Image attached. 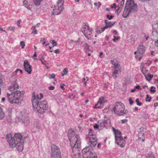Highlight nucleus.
<instances>
[{
  "label": "nucleus",
  "mask_w": 158,
  "mask_h": 158,
  "mask_svg": "<svg viewBox=\"0 0 158 158\" xmlns=\"http://www.w3.org/2000/svg\"><path fill=\"white\" fill-rule=\"evenodd\" d=\"M17 81L16 78H14L10 84V103L18 104L23 101L24 93L23 91L17 90L19 86Z\"/></svg>",
  "instance_id": "obj_1"
},
{
  "label": "nucleus",
  "mask_w": 158,
  "mask_h": 158,
  "mask_svg": "<svg viewBox=\"0 0 158 158\" xmlns=\"http://www.w3.org/2000/svg\"><path fill=\"white\" fill-rule=\"evenodd\" d=\"M10 148L15 147L19 152L23 149V137L20 133H15L14 137H10Z\"/></svg>",
  "instance_id": "obj_2"
},
{
  "label": "nucleus",
  "mask_w": 158,
  "mask_h": 158,
  "mask_svg": "<svg viewBox=\"0 0 158 158\" xmlns=\"http://www.w3.org/2000/svg\"><path fill=\"white\" fill-rule=\"evenodd\" d=\"M68 136L70 141L72 151L73 152L74 149H78L81 145V139L79 135H75L73 131L69 130L68 133Z\"/></svg>",
  "instance_id": "obj_3"
},
{
  "label": "nucleus",
  "mask_w": 158,
  "mask_h": 158,
  "mask_svg": "<svg viewBox=\"0 0 158 158\" xmlns=\"http://www.w3.org/2000/svg\"><path fill=\"white\" fill-rule=\"evenodd\" d=\"M32 102L33 109L40 113L43 114L48 108L46 101L39 102L35 99V96L32 97Z\"/></svg>",
  "instance_id": "obj_4"
},
{
  "label": "nucleus",
  "mask_w": 158,
  "mask_h": 158,
  "mask_svg": "<svg viewBox=\"0 0 158 158\" xmlns=\"http://www.w3.org/2000/svg\"><path fill=\"white\" fill-rule=\"evenodd\" d=\"M112 129L115 135L116 143L121 148H124L126 144V141L122 136L121 132L113 127H112Z\"/></svg>",
  "instance_id": "obj_5"
},
{
  "label": "nucleus",
  "mask_w": 158,
  "mask_h": 158,
  "mask_svg": "<svg viewBox=\"0 0 158 158\" xmlns=\"http://www.w3.org/2000/svg\"><path fill=\"white\" fill-rule=\"evenodd\" d=\"M115 106L112 110L115 114L119 115H123L128 112L127 110H125V106L120 102H116L114 105Z\"/></svg>",
  "instance_id": "obj_6"
},
{
  "label": "nucleus",
  "mask_w": 158,
  "mask_h": 158,
  "mask_svg": "<svg viewBox=\"0 0 158 158\" xmlns=\"http://www.w3.org/2000/svg\"><path fill=\"white\" fill-rule=\"evenodd\" d=\"M94 147L91 145L86 147L82 151V157L83 158H97L96 154L92 152V148Z\"/></svg>",
  "instance_id": "obj_7"
},
{
  "label": "nucleus",
  "mask_w": 158,
  "mask_h": 158,
  "mask_svg": "<svg viewBox=\"0 0 158 158\" xmlns=\"http://www.w3.org/2000/svg\"><path fill=\"white\" fill-rule=\"evenodd\" d=\"M64 2L61 0L57 4V5H52V14L54 15H57L60 13L63 9V4Z\"/></svg>",
  "instance_id": "obj_8"
},
{
  "label": "nucleus",
  "mask_w": 158,
  "mask_h": 158,
  "mask_svg": "<svg viewBox=\"0 0 158 158\" xmlns=\"http://www.w3.org/2000/svg\"><path fill=\"white\" fill-rule=\"evenodd\" d=\"M51 158H61L60 150L58 147L55 144L51 146Z\"/></svg>",
  "instance_id": "obj_9"
},
{
  "label": "nucleus",
  "mask_w": 158,
  "mask_h": 158,
  "mask_svg": "<svg viewBox=\"0 0 158 158\" xmlns=\"http://www.w3.org/2000/svg\"><path fill=\"white\" fill-rule=\"evenodd\" d=\"M126 7H127L130 12H135L137 10V5L134 3L133 0H127L126 4Z\"/></svg>",
  "instance_id": "obj_10"
},
{
  "label": "nucleus",
  "mask_w": 158,
  "mask_h": 158,
  "mask_svg": "<svg viewBox=\"0 0 158 158\" xmlns=\"http://www.w3.org/2000/svg\"><path fill=\"white\" fill-rule=\"evenodd\" d=\"M87 141H89L88 144L89 145H91L92 147H94L97 143V139L95 135L92 134L86 137Z\"/></svg>",
  "instance_id": "obj_11"
},
{
  "label": "nucleus",
  "mask_w": 158,
  "mask_h": 158,
  "mask_svg": "<svg viewBox=\"0 0 158 158\" xmlns=\"http://www.w3.org/2000/svg\"><path fill=\"white\" fill-rule=\"evenodd\" d=\"M115 21H109L107 20H105V26L101 28V30L98 31L97 30L96 31L97 33L98 34H100L103 32L105 29H106L108 28L109 27H110L113 26L115 23Z\"/></svg>",
  "instance_id": "obj_12"
},
{
  "label": "nucleus",
  "mask_w": 158,
  "mask_h": 158,
  "mask_svg": "<svg viewBox=\"0 0 158 158\" xmlns=\"http://www.w3.org/2000/svg\"><path fill=\"white\" fill-rule=\"evenodd\" d=\"M120 67V64L119 63L114 66V71L113 72L112 76L114 78V79H116L117 77V75H118L119 73L121 72Z\"/></svg>",
  "instance_id": "obj_13"
},
{
  "label": "nucleus",
  "mask_w": 158,
  "mask_h": 158,
  "mask_svg": "<svg viewBox=\"0 0 158 158\" xmlns=\"http://www.w3.org/2000/svg\"><path fill=\"white\" fill-rule=\"evenodd\" d=\"M23 65L26 71L29 74H31L32 71L31 66L30 65L28 60H26L24 61Z\"/></svg>",
  "instance_id": "obj_14"
},
{
  "label": "nucleus",
  "mask_w": 158,
  "mask_h": 158,
  "mask_svg": "<svg viewBox=\"0 0 158 158\" xmlns=\"http://www.w3.org/2000/svg\"><path fill=\"white\" fill-rule=\"evenodd\" d=\"M91 31H92V29L91 28L88 30L87 31H82V32L87 39H91L92 36L91 34Z\"/></svg>",
  "instance_id": "obj_15"
},
{
  "label": "nucleus",
  "mask_w": 158,
  "mask_h": 158,
  "mask_svg": "<svg viewBox=\"0 0 158 158\" xmlns=\"http://www.w3.org/2000/svg\"><path fill=\"white\" fill-rule=\"evenodd\" d=\"M28 117V114L25 110L21 112L19 115V118L21 119H24Z\"/></svg>",
  "instance_id": "obj_16"
},
{
  "label": "nucleus",
  "mask_w": 158,
  "mask_h": 158,
  "mask_svg": "<svg viewBox=\"0 0 158 158\" xmlns=\"http://www.w3.org/2000/svg\"><path fill=\"white\" fill-rule=\"evenodd\" d=\"M130 13L129 9L127 7H126V6L123 14V16L124 18H127Z\"/></svg>",
  "instance_id": "obj_17"
},
{
  "label": "nucleus",
  "mask_w": 158,
  "mask_h": 158,
  "mask_svg": "<svg viewBox=\"0 0 158 158\" xmlns=\"http://www.w3.org/2000/svg\"><path fill=\"white\" fill-rule=\"evenodd\" d=\"M145 51V47L142 45H140L138 48V52L139 53L143 54Z\"/></svg>",
  "instance_id": "obj_18"
},
{
  "label": "nucleus",
  "mask_w": 158,
  "mask_h": 158,
  "mask_svg": "<svg viewBox=\"0 0 158 158\" xmlns=\"http://www.w3.org/2000/svg\"><path fill=\"white\" fill-rule=\"evenodd\" d=\"M19 70H20V69H16L15 72L12 74L11 77H10V84L11 83L12 80H13V78H15L17 80L16 77V76L17 75L16 73L18 71H19Z\"/></svg>",
  "instance_id": "obj_19"
},
{
  "label": "nucleus",
  "mask_w": 158,
  "mask_h": 158,
  "mask_svg": "<svg viewBox=\"0 0 158 158\" xmlns=\"http://www.w3.org/2000/svg\"><path fill=\"white\" fill-rule=\"evenodd\" d=\"M106 102L104 97H102L99 98V100L98 102V104L102 105V104Z\"/></svg>",
  "instance_id": "obj_20"
},
{
  "label": "nucleus",
  "mask_w": 158,
  "mask_h": 158,
  "mask_svg": "<svg viewBox=\"0 0 158 158\" xmlns=\"http://www.w3.org/2000/svg\"><path fill=\"white\" fill-rule=\"evenodd\" d=\"M21 120L25 126L28 125L30 123V121L28 117L24 119Z\"/></svg>",
  "instance_id": "obj_21"
},
{
  "label": "nucleus",
  "mask_w": 158,
  "mask_h": 158,
  "mask_svg": "<svg viewBox=\"0 0 158 158\" xmlns=\"http://www.w3.org/2000/svg\"><path fill=\"white\" fill-rule=\"evenodd\" d=\"M89 26L86 23H84L82 27V31H87L89 29Z\"/></svg>",
  "instance_id": "obj_22"
},
{
  "label": "nucleus",
  "mask_w": 158,
  "mask_h": 158,
  "mask_svg": "<svg viewBox=\"0 0 158 158\" xmlns=\"http://www.w3.org/2000/svg\"><path fill=\"white\" fill-rule=\"evenodd\" d=\"M153 77V76L152 75L150 74L149 73H147V75L145 76V77L147 80L149 81L151 80L152 79Z\"/></svg>",
  "instance_id": "obj_23"
},
{
  "label": "nucleus",
  "mask_w": 158,
  "mask_h": 158,
  "mask_svg": "<svg viewBox=\"0 0 158 158\" xmlns=\"http://www.w3.org/2000/svg\"><path fill=\"white\" fill-rule=\"evenodd\" d=\"M102 122L105 125L106 127L107 126V124L108 123L110 122V119L108 118H105L104 120H103Z\"/></svg>",
  "instance_id": "obj_24"
},
{
  "label": "nucleus",
  "mask_w": 158,
  "mask_h": 158,
  "mask_svg": "<svg viewBox=\"0 0 158 158\" xmlns=\"http://www.w3.org/2000/svg\"><path fill=\"white\" fill-rule=\"evenodd\" d=\"M43 0H33L34 2L35 5L39 6L40 4V2Z\"/></svg>",
  "instance_id": "obj_25"
},
{
  "label": "nucleus",
  "mask_w": 158,
  "mask_h": 158,
  "mask_svg": "<svg viewBox=\"0 0 158 158\" xmlns=\"http://www.w3.org/2000/svg\"><path fill=\"white\" fill-rule=\"evenodd\" d=\"M4 116V113L3 112L2 109L0 107V119H2Z\"/></svg>",
  "instance_id": "obj_26"
},
{
  "label": "nucleus",
  "mask_w": 158,
  "mask_h": 158,
  "mask_svg": "<svg viewBox=\"0 0 158 158\" xmlns=\"http://www.w3.org/2000/svg\"><path fill=\"white\" fill-rule=\"evenodd\" d=\"M32 29L33 30V31L32 32V34H37V31L36 29L35 26H33L31 27Z\"/></svg>",
  "instance_id": "obj_27"
},
{
  "label": "nucleus",
  "mask_w": 158,
  "mask_h": 158,
  "mask_svg": "<svg viewBox=\"0 0 158 158\" xmlns=\"http://www.w3.org/2000/svg\"><path fill=\"white\" fill-rule=\"evenodd\" d=\"M141 70L145 77L146 75H147V73L148 72V71L146 70L145 68H143V69H141Z\"/></svg>",
  "instance_id": "obj_28"
},
{
  "label": "nucleus",
  "mask_w": 158,
  "mask_h": 158,
  "mask_svg": "<svg viewBox=\"0 0 158 158\" xmlns=\"http://www.w3.org/2000/svg\"><path fill=\"white\" fill-rule=\"evenodd\" d=\"M110 62L112 64L114 65V66L118 63L117 60L115 59L111 60Z\"/></svg>",
  "instance_id": "obj_29"
},
{
  "label": "nucleus",
  "mask_w": 158,
  "mask_h": 158,
  "mask_svg": "<svg viewBox=\"0 0 158 158\" xmlns=\"http://www.w3.org/2000/svg\"><path fill=\"white\" fill-rule=\"evenodd\" d=\"M6 139L9 144H10V134L8 133L6 136Z\"/></svg>",
  "instance_id": "obj_30"
},
{
  "label": "nucleus",
  "mask_w": 158,
  "mask_h": 158,
  "mask_svg": "<svg viewBox=\"0 0 158 158\" xmlns=\"http://www.w3.org/2000/svg\"><path fill=\"white\" fill-rule=\"evenodd\" d=\"M83 46L84 48V49L86 50H88L89 48V45L85 43H84L83 44Z\"/></svg>",
  "instance_id": "obj_31"
},
{
  "label": "nucleus",
  "mask_w": 158,
  "mask_h": 158,
  "mask_svg": "<svg viewBox=\"0 0 158 158\" xmlns=\"http://www.w3.org/2000/svg\"><path fill=\"white\" fill-rule=\"evenodd\" d=\"M98 124L100 127L101 128H103L104 127H106L104 124L103 123L102 121H99L98 122Z\"/></svg>",
  "instance_id": "obj_32"
},
{
  "label": "nucleus",
  "mask_w": 158,
  "mask_h": 158,
  "mask_svg": "<svg viewBox=\"0 0 158 158\" xmlns=\"http://www.w3.org/2000/svg\"><path fill=\"white\" fill-rule=\"evenodd\" d=\"M124 0H122V1L118 5V6L122 8L124 3Z\"/></svg>",
  "instance_id": "obj_33"
},
{
  "label": "nucleus",
  "mask_w": 158,
  "mask_h": 158,
  "mask_svg": "<svg viewBox=\"0 0 158 158\" xmlns=\"http://www.w3.org/2000/svg\"><path fill=\"white\" fill-rule=\"evenodd\" d=\"M63 73L61 74V76H63L64 75H66L67 74L68 72L67 69L66 68L64 69L63 70Z\"/></svg>",
  "instance_id": "obj_34"
},
{
  "label": "nucleus",
  "mask_w": 158,
  "mask_h": 158,
  "mask_svg": "<svg viewBox=\"0 0 158 158\" xmlns=\"http://www.w3.org/2000/svg\"><path fill=\"white\" fill-rule=\"evenodd\" d=\"M121 8L119 7L118 6V8L115 11V13L117 14V15H118L120 12L122 10Z\"/></svg>",
  "instance_id": "obj_35"
},
{
  "label": "nucleus",
  "mask_w": 158,
  "mask_h": 158,
  "mask_svg": "<svg viewBox=\"0 0 158 158\" xmlns=\"http://www.w3.org/2000/svg\"><path fill=\"white\" fill-rule=\"evenodd\" d=\"M152 27L156 30L158 29V23H154L152 25Z\"/></svg>",
  "instance_id": "obj_36"
},
{
  "label": "nucleus",
  "mask_w": 158,
  "mask_h": 158,
  "mask_svg": "<svg viewBox=\"0 0 158 158\" xmlns=\"http://www.w3.org/2000/svg\"><path fill=\"white\" fill-rule=\"evenodd\" d=\"M114 38L113 39V40L114 42H115L116 41L120 39V37L119 36L116 37L114 36Z\"/></svg>",
  "instance_id": "obj_37"
},
{
  "label": "nucleus",
  "mask_w": 158,
  "mask_h": 158,
  "mask_svg": "<svg viewBox=\"0 0 158 158\" xmlns=\"http://www.w3.org/2000/svg\"><path fill=\"white\" fill-rule=\"evenodd\" d=\"M136 102L137 103V105L138 106H141L142 105V103L141 102H139V98H137L136 99Z\"/></svg>",
  "instance_id": "obj_38"
},
{
  "label": "nucleus",
  "mask_w": 158,
  "mask_h": 158,
  "mask_svg": "<svg viewBox=\"0 0 158 158\" xmlns=\"http://www.w3.org/2000/svg\"><path fill=\"white\" fill-rule=\"evenodd\" d=\"M151 98L149 97L148 94L146 95V101L150 102L151 101Z\"/></svg>",
  "instance_id": "obj_39"
},
{
  "label": "nucleus",
  "mask_w": 158,
  "mask_h": 158,
  "mask_svg": "<svg viewBox=\"0 0 158 158\" xmlns=\"http://www.w3.org/2000/svg\"><path fill=\"white\" fill-rule=\"evenodd\" d=\"M81 155L80 153H78L77 154H75L74 155V158H80Z\"/></svg>",
  "instance_id": "obj_40"
},
{
  "label": "nucleus",
  "mask_w": 158,
  "mask_h": 158,
  "mask_svg": "<svg viewBox=\"0 0 158 158\" xmlns=\"http://www.w3.org/2000/svg\"><path fill=\"white\" fill-rule=\"evenodd\" d=\"M52 44L53 45L52 47H53L54 46H56L57 44L56 41L54 40H52Z\"/></svg>",
  "instance_id": "obj_41"
},
{
  "label": "nucleus",
  "mask_w": 158,
  "mask_h": 158,
  "mask_svg": "<svg viewBox=\"0 0 158 158\" xmlns=\"http://www.w3.org/2000/svg\"><path fill=\"white\" fill-rule=\"evenodd\" d=\"M20 46L22 48H24V46H25V43L23 41H22L20 42Z\"/></svg>",
  "instance_id": "obj_42"
},
{
  "label": "nucleus",
  "mask_w": 158,
  "mask_h": 158,
  "mask_svg": "<svg viewBox=\"0 0 158 158\" xmlns=\"http://www.w3.org/2000/svg\"><path fill=\"white\" fill-rule=\"evenodd\" d=\"M113 15H106V17L107 18H108L109 20H111V19L113 17H114Z\"/></svg>",
  "instance_id": "obj_43"
},
{
  "label": "nucleus",
  "mask_w": 158,
  "mask_h": 158,
  "mask_svg": "<svg viewBox=\"0 0 158 158\" xmlns=\"http://www.w3.org/2000/svg\"><path fill=\"white\" fill-rule=\"evenodd\" d=\"M46 40H47L45 38H43L42 40V38H41L40 41V42L42 41L43 43H42V44L43 45H44L45 44L46 41Z\"/></svg>",
  "instance_id": "obj_44"
},
{
  "label": "nucleus",
  "mask_w": 158,
  "mask_h": 158,
  "mask_svg": "<svg viewBox=\"0 0 158 158\" xmlns=\"http://www.w3.org/2000/svg\"><path fill=\"white\" fill-rule=\"evenodd\" d=\"M129 101L130 105H132L133 104V102L131 98H129Z\"/></svg>",
  "instance_id": "obj_45"
},
{
  "label": "nucleus",
  "mask_w": 158,
  "mask_h": 158,
  "mask_svg": "<svg viewBox=\"0 0 158 158\" xmlns=\"http://www.w3.org/2000/svg\"><path fill=\"white\" fill-rule=\"evenodd\" d=\"M40 124L39 123H37L34 124V127L37 128H40Z\"/></svg>",
  "instance_id": "obj_46"
},
{
  "label": "nucleus",
  "mask_w": 158,
  "mask_h": 158,
  "mask_svg": "<svg viewBox=\"0 0 158 158\" xmlns=\"http://www.w3.org/2000/svg\"><path fill=\"white\" fill-rule=\"evenodd\" d=\"M48 88L49 90H53L55 89V87L51 85V86L48 87Z\"/></svg>",
  "instance_id": "obj_47"
},
{
  "label": "nucleus",
  "mask_w": 158,
  "mask_h": 158,
  "mask_svg": "<svg viewBox=\"0 0 158 158\" xmlns=\"http://www.w3.org/2000/svg\"><path fill=\"white\" fill-rule=\"evenodd\" d=\"M144 134L142 133L141 131L140 132H139V139H141V137H140V136H143Z\"/></svg>",
  "instance_id": "obj_48"
},
{
  "label": "nucleus",
  "mask_w": 158,
  "mask_h": 158,
  "mask_svg": "<svg viewBox=\"0 0 158 158\" xmlns=\"http://www.w3.org/2000/svg\"><path fill=\"white\" fill-rule=\"evenodd\" d=\"M21 22V20H19L17 23H16V24L18 26V27H20V25H19V24Z\"/></svg>",
  "instance_id": "obj_49"
},
{
  "label": "nucleus",
  "mask_w": 158,
  "mask_h": 158,
  "mask_svg": "<svg viewBox=\"0 0 158 158\" xmlns=\"http://www.w3.org/2000/svg\"><path fill=\"white\" fill-rule=\"evenodd\" d=\"M155 88L153 86H152L151 87V89L150 90V91L151 92H153V93H155V92H156V90L155 89H152L153 88Z\"/></svg>",
  "instance_id": "obj_50"
},
{
  "label": "nucleus",
  "mask_w": 158,
  "mask_h": 158,
  "mask_svg": "<svg viewBox=\"0 0 158 158\" xmlns=\"http://www.w3.org/2000/svg\"><path fill=\"white\" fill-rule=\"evenodd\" d=\"M99 127V124L98 125L97 124H95V125L94 126V129H98V127Z\"/></svg>",
  "instance_id": "obj_51"
},
{
  "label": "nucleus",
  "mask_w": 158,
  "mask_h": 158,
  "mask_svg": "<svg viewBox=\"0 0 158 158\" xmlns=\"http://www.w3.org/2000/svg\"><path fill=\"white\" fill-rule=\"evenodd\" d=\"M23 5H24V6L25 7H27V1H24L23 2Z\"/></svg>",
  "instance_id": "obj_52"
},
{
  "label": "nucleus",
  "mask_w": 158,
  "mask_h": 158,
  "mask_svg": "<svg viewBox=\"0 0 158 158\" xmlns=\"http://www.w3.org/2000/svg\"><path fill=\"white\" fill-rule=\"evenodd\" d=\"M116 4L115 3H113L112 5L111 6V8H116Z\"/></svg>",
  "instance_id": "obj_53"
},
{
  "label": "nucleus",
  "mask_w": 158,
  "mask_h": 158,
  "mask_svg": "<svg viewBox=\"0 0 158 158\" xmlns=\"http://www.w3.org/2000/svg\"><path fill=\"white\" fill-rule=\"evenodd\" d=\"M60 50L59 49H57L56 50H54V52L56 54H58L60 52Z\"/></svg>",
  "instance_id": "obj_54"
},
{
  "label": "nucleus",
  "mask_w": 158,
  "mask_h": 158,
  "mask_svg": "<svg viewBox=\"0 0 158 158\" xmlns=\"http://www.w3.org/2000/svg\"><path fill=\"white\" fill-rule=\"evenodd\" d=\"M135 88L139 90H141L142 89L139 85H137L135 86Z\"/></svg>",
  "instance_id": "obj_55"
},
{
  "label": "nucleus",
  "mask_w": 158,
  "mask_h": 158,
  "mask_svg": "<svg viewBox=\"0 0 158 158\" xmlns=\"http://www.w3.org/2000/svg\"><path fill=\"white\" fill-rule=\"evenodd\" d=\"M15 29V28L14 26L10 27V31H14Z\"/></svg>",
  "instance_id": "obj_56"
},
{
  "label": "nucleus",
  "mask_w": 158,
  "mask_h": 158,
  "mask_svg": "<svg viewBox=\"0 0 158 158\" xmlns=\"http://www.w3.org/2000/svg\"><path fill=\"white\" fill-rule=\"evenodd\" d=\"M92 130L91 129H90L89 130V134L88 136H89L90 135H91L93 134V133H92Z\"/></svg>",
  "instance_id": "obj_57"
},
{
  "label": "nucleus",
  "mask_w": 158,
  "mask_h": 158,
  "mask_svg": "<svg viewBox=\"0 0 158 158\" xmlns=\"http://www.w3.org/2000/svg\"><path fill=\"white\" fill-rule=\"evenodd\" d=\"M51 77H49L50 78H54L55 77V75L54 74H52V75H51Z\"/></svg>",
  "instance_id": "obj_58"
},
{
  "label": "nucleus",
  "mask_w": 158,
  "mask_h": 158,
  "mask_svg": "<svg viewBox=\"0 0 158 158\" xmlns=\"http://www.w3.org/2000/svg\"><path fill=\"white\" fill-rule=\"evenodd\" d=\"M33 96H35V99H36L37 101L38 100L37 99H39V98H40V97H39V96L38 95H37L36 96H35V95H34V94H33V96H32V97Z\"/></svg>",
  "instance_id": "obj_59"
},
{
  "label": "nucleus",
  "mask_w": 158,
  "mask_h": 158,
  "mask_svg": "<svg viewBox=\"0 0 158 158\" xmlns=\"http://www.w3.org/2000/svg\"><path fill=\"white\" fill-rule=\"evenodd\" d=\"M40 98H39V100H40L43 97V94L42 93H40Z\"/></svg>",
  "instance_id": "obj_60"
},
{
  "label": "nucleus",
  "mask_w": 158,
  "mask_h": 158,
  "mask_svg": "<svg viewBox=\"0 0 158 158\" xmlns=\"http://www.w3.org/2000/svg\"><path fill=\"white\" fill-rule=\"evenodd\" d=\"M65 85V84H63L62 85H60V88L64 90V86Z\"/></svg>",
  "instance_id": "obj_61"
},
{
  "label": "nucleus",
  "mask_w": 158,
  "mask_h": 158,
  "mask_svg": "<svg viewBox=\"0 0 158 158\" xmlns=\"http://www.w3.org/2000/svg\"><path fill=\"white\" fill-rule=\"evenodd\" d=\"M85 79H85V78H83V80H82V81H83V82H84V83L85 84H86V82H85Z\"/></svg>",
  "instance_id": "obj_62"
},
{
  "label": "nucleus",
  "mask_w": 158,
  "mask_h": 158,
  "mask_svg": "<svg viewBox=\"0 0 158 158\" xmlns=\"http://www.w3.org/2000/svg\"><path fill=\"white\" fill-rule=\"evenodd\" d=\"M158 106V102H155L154 103V106L155 107H156Z\"/></svg>",
  "instance_id": "obj_63"
},
{
  "label": "nucleus",
  "mask_w": 158,
  "mask_h": 158,
  "mask_svg": "<svg viewBox=\"0 0 158 158\" xmlns=\"http://www.w3.org/2000/svg\"><path fill=\"white\" fill-rule=\"evenodd\" d=\"M155 46L158 47V40L155 42Z\"/></svg>",
  "instance_id": "obj_64"
}]
</instances>
